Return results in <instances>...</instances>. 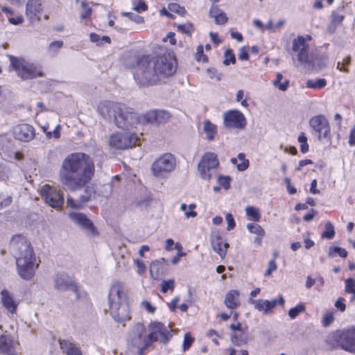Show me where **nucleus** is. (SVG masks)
<instances>
[{"mask_svg":"<svg viewBox=\"0 0 355 355\" xmlns=\"http://www.w3.org/2000/svg\"><path fill=\"white\" fill-rule=\"evenodd\" d=\"M95 166L93 159L83 153H73L67 155L60 169V181L70 191L83 188L93 178Z\"/></svg>","mask_w":355,"mask_h":355,"instance_id":"obj_1","label":"nucleus"},{"mask_svg":"<svg viewBox=\"0 0 355 355\" xmlns=\"http://www.w3.org/2000/svg\"><path fill=\"white\" fill-rule=\"evenodd\" d=\"M97 111L102 117L112 121L119 128L128 130L142 124L141 115L122 103L105 101L98 105Z\"/></svg>","mask_w":355,"mask_h":355,"instance_id":"obj_2","label":"nucleus"},{"mask_svg":"<svg viewBox=\"0 0 355 355\" xmlns=\"http://www.w3.org/2000/svg\"><path fill=\"white\" fill-rule=\"evenodd\" d=\"M97 111L102 117L112 121L119 128L128 130L142 124L141 115L122 103L105 101L98 105Z\"/></svg>","mask_w":355,"mask_h":355,"instance_id":"obj_3","label":"nucleus"},{"mask_svg":"<svg viewBox=\"0 0 355 355\" xmlns=\"http://www.w3.org/2000/svg\"><path fill=\"white\" fill-rule=\"evenodd\" d=\"M10 248L16 257L19 275L24 279H31L35 275L38 263L30 242L23 235H15L10 241Z\"/></svg>","mask_w":355,"mask_h":355,"instance_id":"obj_4","label":"nucleus"},{"mask_svg":"<svg viewBox=\"0 0 355 355\" xmlns=\"http://www.w3.org/2000/svg\"><path fill=\"white\" fill-rule=\"evenodd\" d=\"M108 304L110 313L116 322H123L130 319L127 294L121 283H112L108 294Z\"/></svg>","mask_w":355,"mask_h":355,"instance_id":"obj_5","label":"nucleus"},{"mask_svg":"<svg viewBox=\"0 0 355 355\" xmlns=\"http://www.w3.org/2000/svg\"><path fill=\"white\" fill-rule=\"evenodd\" d=\"M326 343L331 349L340 348L355 354V328L331 332L327 336Z\"/></svg>","mask_w":355,"mask_h":355,"instance_id":"obj_6","label":"nucleus"},{"mask_svg":"<svg viewBox=\"0 0 355 355\" xmlns=\"http://www.w3.org/2000/svg\"><path fill=\"white\" fill-rule=\"evenodd\" d=\"M132 73L136 82L142 86L158 83L156 72L148 57L141 56L137 59V64L132 68Z\"/></svg>","mask_w":355,"mask_h":355,"instance_id":"obj_7","label":"nucleus"},{"mask_svg":"<svg viewBox=\"0 0 355 355\" xmlns=\"http://www.w3.org/2000/svg\"><path fill=\"white\" fill-rule=\"evenodd\" d=\"M150 60L156 72V78H158V83L161 82L163 78L172 76L176 71V60L171 52H165Z\"/></svg>","mask_w":355,"mask_h":355,"instance_id":"obj_8","label":"nucleus"},{"mask_svg":"<svg viewBox=\"0 0 355 355\" xmlns=\"http://www.w3.org/2000/svg\"><path fill=\"white\" fill-rule=\"evenodd\" d=\"M8 58L10 65L22 79L26 80L42 76L40 67L35 64L11 55H9Z\"/></svg>","mask_w":355,"mask_h":355,"instance_id":"obj_9","label":"nucleus"},{"mask_svg":"<svg viewBox=\"0 0 355 355\" xmlns=\"http://www.w3.org/2000/svg\"><path fill=\"white\" fill-rule=\"evenodd\" d=\"M150 333L144 338V347H148L153 343L159 341L162 343H167L172 338V330L162 322H152L148 326Z\"/></svg>","mask_w":355,"mask_h":355,"instance_id":"obj_10","label":"nucleus"},{"mask_svg":"<svg viewBox=\"0 0 355 355\" xmlns=\"http://www.w3.org/2000/svg\"><path fill=\"white\" fill-rule=\"evenodd\" d=\"M140 138L137 133L131 132H115L110 135L108 144L117 150L131 148L139 145Z\"/></svg>","mask_w":355,"mask_h":355,"instance_id":"obj_11","label":"nucleus"},{"mask_svg":"<svg viewBox=\"0 0 355 355\" xmlns=\"http://www.w3.org/2000/svg\"><path fill=\"white\" fill-rule=\"evenodd\" d=\"M176 166L175 156L166 153L157 158L152 164L151 170L153 175L157 178H164L172 173Z\"/></svg>","mask_w":355,"mask_h":355,"instance_id":"obj_12","label":"nucleus"},{"mask_svg":"<svg viewBox=\"0 0 355 355\" xmlns=\"http://www.w3.org/2000/svg\"><path fill=\"white\" fill-rule=\"evenodd\" d=\"M218 166L217 155L212 152H207L202 156L198 163V171L203 180H210L215 175Z\"/></svg>","mask_w":355,"mask_h":355,"instance_id":"obj_13","label":"nucleus"},{"mask_svg":"<svg viewBox=\"0 0 355 355\" xmlns=\"http://www.w3.org/2000/svg\"><path fill=\"white\" fill-rule=\"evenodd\" d=\"M311 40V37L306 35V37L298 36L293 40L291 54L295 64L296 61L300 64L308 62L309 45L307 42Z\"/></svg>","mask_w":355,"mask_h":355,"instance_id":"obj_14","label":"nucleus"},{"mask_svg":"<svg viewBox=\"0 0 355 355\" xmlns=\"http://www.w3.org/2000/svg\"><path fill=\"white\" fill-rule=\"evenodd\" d=\"M41 195L45 202L53 208H59L64 203L62 191L49 184H45L42 187Z\"/></svg>","mask_w":355,"mask_h":355,"instance_id":"obj_15","label":"nucleus"},{"mask_svg":"<svg viewBox=\"0 0 355 355\" xmlns=\"http://www.w3.org/2000/svg\"><path fill=\"white\" fill-rule=\"evenodd\" d=\"M223 124L227 128L243 129L246 125L244 114L237 110H228L223 115Z\"/></svg>","mask_w":355,"mask_h":355,"instance_id":"obj_16","label":"nucleus"},{"mask_svg":"<svg viewBox=\"0 0 355 355\" xmlns=\"http://www.w3.org/2000/svg\"><path fill=\"white\" fill-rule=\"evenodd\" d=\"M71 220L89 236H97L98 232L92 221L82 213L71 212L69 214Z\"/></svg>","mask_w":355,"mask_h":355,"instance_id":"obj_17","label":"nucleus"},{"mask_svg":"<svg viewBox=\"0 0 355 355\" xmlns=\"http://www.w3.org/2000/svg\"><path fill=\"white\" fill-rule=\"evenodd\" d=\"M171 118V114L165 110H154L141 114L142 124H164Z\"/></svg>","mask_w":355,"mask_h":355,"instance_id":"obj_18","label":"nucleus"},{"mask_svg":"<svg viewBox=\"0 0 355 355\" xmlns=\"http://www.w3.org/2000/svg\"><path fill=\"white\" fill-rule=\"evenodd\" d=\"M310 126L318 134V139L321 140L329 137L330 134L329 123L323 115L313 116L309 121Z\"/></svg>","mask_w":355,"mask_h":355,"instance_id":"obj_19","label":"nucleus"},{"mask_svg":"<svg viewBox=\"0 0 355 355\" xmlns=\"http://www.w3.org/2000/svg\"><path fill=\"white\" fill-rule=\"evenodd\" d=\"M54 288L58 291H71L76 292L78 287L72 277L65 272L57 273L53 277Z\"/></svg>","mask_w":355,"mask_h":355,"instance_id":"obj_20","label":"nucleus"},{"mask_svg":"<svg viewBox=\"0 0 355 355\" xmlns=\"http://www.w3.org/2000/svg\"><path fill=\"white\" fill-rule=\"evenodd\" d=\"M13 132L15 139L25 142L32 140L35 137L33 127L26 123L15 126Z\"/></svg>","mask_w":355,"mask_h":355,"instance_id":"obj_21","label":"nucleus"},{"mask_svg":"<svg viewBox=\"0 0 355 355\" xmlns=\"http://www.w3.org/2000/svg\"><path fill=\"white\" fill-rule=\"evenodd\" d=\"M1 302L5 309L10 313L14 314L17 311L19 301L15 300L13 295L6 289L1 291Z\"/></svg>","mask_w":355,"mask_h":355,"instance_id":"obj_22","label":"nucleus"},{"mask_svg":"<svg viewBox=\"0 0 355 355\" xmlns=\"http://www.w3.org/2000/svg\"><path fill=\"white\" fill-rule=\"evenodd\" d=\"M42 6L40 0H28L26 5V15L30 21L40 20Z\"/></svg>","mask_w":355,"mask_h":355,"instance_id":"obj_23","label":"nucleus"},{"mask_svg":"<svg viewBox=\"0 0 355 355\" xmlns=\"http://www.w3.org/2000/svg\"><path fill=\"white\" fill-rule=\"evenodd\" d=\"M210 241L213 250L221 257H225L229 245L227 243H223L219 232L213 231L210 236Z\"/></svg>","mask_w":355,"mask_h":355,"instance_id":"obj_24","label":"nucleus"},{"mask_svg":"<svg viewBox=\"0 0 355 355\" xmlns=\"http://www.w3.org/2000/svg\"><path fill=\"white\" fill-rule=\"evenodd\" d=\"M145 331V327L142 324L137 323L134 326L130 334V341L132 345L139 347L142 343L144 344L142 337Z\"/></svg>","mask_w":355,"mask_h":355,"instance_id":"obj_25","label":"nucleus"},{"mask_svg":"<svg viewBox=\"0 0 355 355\" xmlns=\"http://www.w3.org/2000/svg\"><path fill=\"white\" fill-rule=\"evenodd\" d=\"M251 303L259 311L262 312L263 314H267L275 308L277 304V300H252Z\"/></svg>","mask_w":355,"mask_h":355,"instance_id":"obj_26","label":"nucleus"},{"mask_svg":"<svg viewBox=\"0 0 355 355\" xmlns=\"http://www.w3.org/2000/svg\"><path fill=\"white\" fill-rule=\"evenodd\" d=\"M166 265H168V261L164 258L153 261L150 266V272L152 277L155 279H157Z\"/></svg>","mask_w":355,"mask_h":355,"instance_id":"obj_27","label":"nucleus"},{"mask_svg":"<svg viewBox=\"0 0 355 355\" xmlns=\"http://www.w3.org/2000/svg\"><path fill=\"white\" fill-rule=\"evenodd\" d=\"M224 303L230 309H236L240 304L239 292L236 290H232L225 295Z\"/></svg>","mask_w":355,"mask_h":355,"instance_id":"obj_28","label":"nucleus"},{"mask_svg":"<svg viewBox=\"0 0 355 355\" xmlns=\"http://www.w3.org/2000/svg\"><path fill=\"white\" fill-rule=\"evenodd\" d=\"M209 16L214 18L217 24H225L227 21V17L223 10L218 6L212 5L209 9Z\"/></svg>","mask_w":355,"mask_h":355,"instance_id":"obj_29","label":"nucleus"},{"mask_svg":"<svg viewBox=\"0 0 355 355\" xmlns=\"http://www.w3.org/2000/svg\"><path fill=\"white\" fill-rule=\"evenodd\" d=\"M59 343L61 349L67 355H81V351L76 344L67 340H60Z\"/></svg>","mask_w":355,"mask_h":355,"instance_id":"obj_30","label":"nucleus"},{"mask_svg":"<svg viewBox=\"0 0 355 355\" xmlns=\"http://www.w3.org/2000/svg\"><path fill=\"white\" fill-rule=\"evenodd\" d=\"M203 132L205 134L206 139L213 141L218 132L217 127L209 120H205L203 121Z\"/></svg>","mask_w":355,"mask_h":355,"instance_id":"obj_31","label":"nucleus"},{"mask_svg":"<svg viewBox=\"0 0 355 355\" xmlns=\"http://www.w3.org/2000/svg\"><path fill=\"white\" fill-rule=\"evenodd\" d=\"M232 342L237 345L241 346L243 344L247 343L248 336L245 330L241 331H236L231 335Z\"/></svg>","mask_w":355,"mask_h":355,"instance_id":"obj_32","label":"nucleus"},{"mask_svg":"<svg viewBox=\"0 0 355 355\" xmlns=\"http://www.w3.org/2000/svg\"><path fill=\"white\" fill-rule=\"evenodd\" d=\"M13 345L12 338L8 335H1L0 336V353L8 352Z\"/></svg>","mask_w":355,"mask_h":355,"instance_id":"obj_33","label":"nucleus"},{"mask_svg":"<svg viewBox=\"0 0 355 355\" xmlns=\"http://www.w3.org/2000/svg\"><path fill=\"white\" fill-rule=\"evenodd\" d=\"M327 84L325 78L311 79L308 80L306 83V87L314 89H321L324 88Z\"/></svg>","mask_w":355,"mask_h":355,"instance_id":"obj_34","label":"nucleus"},{"mask_svg":"<svg viewBox=\"0 0 355 355\" xmlns=\"http://www.w3.org/2000/svg\"><path fill=\"white\" fill-rule=\"evenodd\" d=\"M89 196H82L80 200L75 201L71 197L68 196L67 204L68 207L72 209H80L83 206V204L89 200Z\"/></svg>","mask_w":355,"mask_h":355,"instance_id":"obj_35","label":"nucleus"},{"mask_svg":"<svg viewBox=\"0 0 355 355\" xmlns=\"http://www.w3.org/2000/svg\"><path fill=\"white\" fill-rule=\"evenodd\" d=\"M245 214L250 220L258 222L261 219L259 209L253 206H247L245 207Z\"/></svg>","mask_w":355,"mask_h":355,"instance_id":"obj_36","label":"nucleus"},{"mask_svg":"<svg viewBox=\"0 0 355 355\" xmlns=\"http://www.w3.org/2000/svg\"><path fill=\"white\" fill-rule=\"evenodd\" d=\"M62 41H53L48 46L47 51L49 55L55 56L58 54L60 50L63 47Z\"/></svg>","mask_w":355,"mask_h":355,"instance_id":"obj_37","label":"nucleus"},{"mask_svg":"<svg viewBox=\"0 0 355 355\" xmlns=\"http://www.w3.org/2000/svg\"><path fill=\"white\" fill-rule=\"evenodd\" d=\"M283 79V75L278 72L276 75V79L273 82V85L278 87L279 90L284 92L286 91L289 85V80H286L284 83H281L282 80Z\"/></svg>","mask_w":355,"mask_h":355,"instance_id":"obj_38","label":"nucleus"},{"mask_svg":"<svg viewBox=\"0 0 355 355\" xmlns=\"http://www.w3.org/2000/svg\"><path fill=\"white\" fill-rule=\"evenodd\" d=\"M247 229L250 233L257 236H263L265 235L264 230L259 224L248 223L247 225Z\"/></svg>","mask_w":355,"mask_h":355,"instance_id":"obj_39","label":"nucleus"},{"mask_svg":"<svg viewBox=\"0 0 355 355\" xmlns=\"http://www.w3.org/2000/svg\"><path fill=\"white\" fill-rule=\"evenodd\" d=\"M306 311L305 306L303 304H300L295 307L291 309L288 311V316L291 319H295L300 313Z\"/></svg>","mask_w":355,"mask_h":355,"instance_id":"obj_40","label":"nucleus"},{"mask_svg":"<svg viewBox=\"0 0 355 355\" xmlns=\"http://www.w3.org/2000/svg\"><path fill=\"white\" fill-rule=\"evenodd\" d=\"M161 291L164 293H166L168 291H173L175 288V281L173 279H170L168 280H164L161 282Z\"/></svg>","mask_w":355,"mask_h":355,"instance_id":"obj_41","label":"nucleus"},{"mask_svg":"<svg viewBox=\"0 0 355 355\" xmlns=\"http://www.w3.org/2000/svg\"><path fill=\"white\" fill-rule=\"evenodd\" d=\"M224 57L225 59L223 62L226 66L236 62V58L232 49H227L224 53Z\"/></svg>","mask_w":355,"mask_h":355,"instance_id":"obj_42","label":"nucleus"},{"mask_svg":"<svg viewBox=\"0 0 355 355\" xmlns=\"http://www.w3.org/2000/svg\"><path fill=\"white\" fill-rule=\"evenodd\" d=\"M238 159L241 161V162L237 164V169L239 171H243L248 168L249 166V161L245 159V155L243 153H241L238 155Z\"/></svg>","mask_w":355,"mask_h":355,"instance_id":"obj_43","label":"nucleus"},{"mask_svg":"<svg viewBox=\"0 0 355 355\" xmlns=\"http://www.w3.org/2000/svg\"><path fill=\"white\" fill-rule=\"evenodd\" d=\"M89 38L91 42H96L97 44H101V42H105L107 43L110 42V38L107 36H103L101 37L98 34L96 33H91L89 35Z\"/></svg>","mask_w":355,"mask_h":355,"instance_id":"obj_44","label":"nucleus"},{"mask_svg":"<svg viewBox=\"0 0 355 355\" xmlns=\"http://www.w3.org/2000/svg\"><path fill=\"white\" fill-rule=\"evenodd\" d=\"M325 232L323 233L322 236L328 239H332L335 236V231L333 225L328 222L325 225Z\"/></svg>","mask_w":355,"mask_h":355,"instance_id":"obj_45","label":"nucleus"},{"mask_svg":"<svg viewBox=\"0 0 355 355\" xmlns=\"http://www.w3.org/2000/svg\"><path fill=\"white\" fill-rule=\"evenodd\" d=\"M168 8L171 12H176L180 15H183L186 12L184 7H181L179 4L175 3H169Z\"/></svg>","mask_w":355,"mask_h":355,"instance_id":"obj_46","label":"nucleus"},{"mask_svg":"<svg viewBox=\"0 0 355 355\" xmlns=\"http://www.w3.org/2000/svg\"><path fill=\"white\" fill-rule=\"evenodd\" d=\"M81 7L83 9V12L80 15L82 19H88L92 14V8L89 6L88 3L85 1L81 2Z\"/></svg>","mask_w":355,"mask_h":355,"instance_id":"obj_47","label":"nucleus"},{"mask_svg":"<svg viewBox=\"0 0 355 355\" xmlns=\"http://www.w3.org/2000/svg\"><path fill=\"white\" fill-rule=\"evenodd\" d=\"M230 180L231 178L229 176H218V183L220 187H223L225 189H228L230 188Z\"/></svg>","mask_w":355,"mask_h":355,"instance_id":"obj_48","label":"nucleus"},{"mask_svg":"<svg viewBox=\"0 0 355 355\" xmlns=\"http://www.w3.org/2000/svg\"><path fill=\"white\" fill-rule=\"evenodd\" d=\"M345 291L355 295V279L349 278L345 281Z\"/></svg>","mask_w":355,"mask_h":355,"instance_id":"obj_49","label":"nucleus"},{"mask_svg":"<svg viewBox=\"0 0 355 355\" xmlns=\"http://www.w3.org/2000/svg\"><path fill=\"white\" fill-rule=\"evenodd\" d=\"M351 60L350 56H347L345 58H343L342 62H338L337 64V68L340 71L344 72H348V69L347 68V66L349 64Z\"/></svg>","mask_w":355,"mask_h":355,"instance_id":"obj_50","label":"nucleus"},{"mask_svg":"<svg viewBox=\"0 0 355 355\" xmlns=\"http://www.w3.org/2000/svg\"><path fill=\"white\" fill-rule=\"evenodd\" d=\"M236 101L237 102H240L241 105L244 107H248L249 105V104L247 101V99L244 98L243 90L240 89V90L237 91L236 96Z\"/></svg>","mask_w":355,"mask_h":355,"instance_id":"obj_51","label":"nucleus"},{"mask_svg":"<svg viewBox=\"0 0 355 355\" xmlns=\"http://www.w3.org/2000/svg\"><path fill=\"white\" fill-rule=\"evenodd\" d=\"M194 341V338H192L189 333H186L184 337V341L182 348L184 351L187 350Z\"/></svg>","mask_w":355,"mask_h":355,"instance_id":"obj_52","label":"nucleus"},{"mask_svg":"<svg viewBox=\"0 0 355 355\" xmlns=\"http://www.w3.org/2000/svg\"><path fill=\"white\" fill-rule=\"evenodd\" d=\"M180 210L184 211L187 218H194L197 216V213L194 211H190L187 208V205L185 203H182L180 205Z\"/></svg>","mask_w":355,"mask_h":355,"instance_id":"obj_53","label":"nucleus"},{"mask_svg":"<svg viewBox=\"0 0 355 355\" xmlns=\"http://www.w3.org/2000/svg\"><path fill=\"white\" fill-rule=\"evenodd\" d=\"M334 320V315L332 313H327L324 315L322 324L324 327H328L330 325Z\"/></svg>","mask_w":355,"mask_h":355,"instance_id":"obj_54","label":"nucleus"},{"mask_svg":"<svg viewBox=\"0 0 355 355\" xmlns=\"http://www.w3.org/2000/svg\"><path fill=\"white\" fill-rule=\"evenodd\" d=\"M277 269V265L275 259L270 260L268 263V268L265 271L266 276H270L271 273Z\"/></svg>","mask_w":355,"mask_h":355,"instance_id":"obj_55","label":"nucleus"},{"mask_svg":"<svg viewBox=\"0 0 355 355\" xmlns=\"http://www.w3.org/2000/svg\"><path fill=\"white\" fill-rule=\"evenodd\" d=\"M178 29L186 34H190L192 32L193 27L191 24H182L178 26Z\"/></svg>","mask_w":355,"mask_h":355,"instance_id":"obj_56","label":"nucleus"},{"mask_svg":"<svg viewBox=\"0 0 355 355\" xmlns=\"http://www.w3.org/2000/svg\"><path fill=\"white\" fill-rule=\"evenodd\" d=\"M225 219L227 223V230L230 231L233 230L235 227V221L233 216L231 214H227L225 216Z\"/></svg>","mask_w":355,"mask_h":355,"instance_id":"obj_57","label":"nucleus"},{"mask_svg":"<svg viewBox=\"0 0 355 355\" xmlns=\"http://www.w3.org/2000/svg\"><path fill=\"white\" fill-rule=\"evenodd\" d=\"M60 130H61V125H57L55 129L53 130V132H46V136L48 138H51V137H53L54 138L58 139L60 137Z\"/></svg>","mask_w":355,"mask_h":355,"instance_id":"obj_58","label":"nucleus"},{"mask_svg":"<svg viewBox=\"0 0 355 355\" xmlns=\"http://www.w3.org/2000/svg\"><path fill=\"white\" fill-rule=\"evenodd\" d=\"M344 16L337 12H332V22L340 24L343 22Z\"/></svg>","mask_w":355,"mask_h":355,"instance_id":"obj_59","label":"nucleus"},{"mask_svg":"<svg viewBox=\"0 0 355 355\" xmlns=\"http://www.w3.org/2000/svg\"><path fill=\"white\" fill-rule=\"evenodd\" d=\"M249 58L248 53L245 46L239 49V59L241 60H248Z\"/></svg>","mask_w":355,"mask_h":355,"instance_id":"obj_60","label":"nucleus"},{"mask_svg":"<svg viewBox=\"0 0 355 355\" xmlns=\"http://www.w3.org/2000/svg\"><path fill=\"white\" fill-rule=\"evenodd\" d=\"M135 263L137 266L138 273L142 274L145 272L146 268L145 264L142 262V261L136 259L135 260Z\"/></svg>","mask_w":355,"mask_h":355,"instance_id":"obj_61","label":"nucleus"},{"mask_svg":"<svg viewBox=\"0 0 355 355\" xmlns=\"http://www.w3.org/2000/svg\"><path fill=\"white\" fill-rule=\"evenodd\" d=\"M124 15L128 16L130 19H131L132 21H135L137 24L141 23L144 21L143 18L138 15H135L131 12H127Z\"/></svg>","mask_w":355,"mask_h":355,"instance_id":"obj_62","label":"nucleus"},{"mask_svg":"<svg viewBox=\"0 0 355 355\" xmlns=\"http://www.w3.org/2000/svg\"><path fill=\"white\" fill-rule=\"evenodd\" d=\"M344 302L345 300L343 298L339 297L335 303V306L342 312L345 311L346 309V305Z\"/></svg>","mask_w":355,"mask_h":355,"instance_id":"obj_63","label":"nucleus"},{"mask_svg":"<svg viewBox=\"0 0 355 355\" xmlns=\"http://www.w3.org/2000/svg\"><path fill=\"white\" fill-rule=\"evenodd\" d=\"M8 18L9 22L14 25L21 24L24 21L23 17L21 15L15 17H8Z\"/></svg>","mask_w":355,"mask_h":355,"instance_id":"obj_64","label":"nucleus"}]
</instances>
